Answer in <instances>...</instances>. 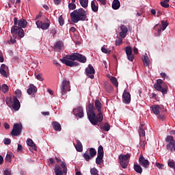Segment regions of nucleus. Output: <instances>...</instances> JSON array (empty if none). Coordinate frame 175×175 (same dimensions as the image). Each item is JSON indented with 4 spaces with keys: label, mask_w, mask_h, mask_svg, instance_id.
I'll return each mask as SVG.
<instances>
[{
    "label": "nucleus",
    "mask_w": 175,
    "mask_h": 175,
    "mask_svg": "<svg viewBox=\"0 0 175 175\" xmlns=\"http://www.w3.org/2000/svg\"><path fill=\"white\" fill-rule=\"evenodd\" d=\"M70 18H71L72 21L75 23H77L79 21H88L86 11L82 8L75 10L70 14Z\"/></svg>",
    "instance_id": "obj_1"
},
{
    "label": "nucleus",
    "mask_w": 175,
    "mask_h": 175,
    "mask_svg": "<svg viewBox=\"0 0 175 175\" xmlns=\"http://www.w3.org/2000/svg\"><path fill=\"white\" fill-rule=\"evenodd\" d=\"M79 53H74L72 55H68L67 57H64L63 59H61L63 64L66 65L70 67L77 66L79 65V63L77 62Z\"/></svg>",
    "instance_id": "obj_2"
},
{
    "label": "nucleus",
    "mask_w": 175,
    "mask_h": 175,
    "mask_svg": "<svg viewBox=\"0 0 175 175\" xmlns=\"http://www.w3.org/2000/svg\"><path fill=\"white\" fill-rule=\"evenodd\" d=\"M88 119L90 122L91 124L93 126H97L99 124L98 120H97V115L94 111V104H88V111L87 113Z\"/></svg>",
    "instance_id": "obj_3"
},
{
    "label": "nucleus",
    "mask_w": 175,
    "mask_h": 175,
    "mask_svg": "<svg viewBox=\"0 0 175 175\" xmlns=\"http://www.w3.org/2000/svg\"><path fill=\"white\" fill-rule=\"evenodd\" d=\"M11 34L12 38L21 40L25 36V31L22 27L14 25L11 27Z\"/></svg>",
    "instance_id": "obj_4"
},
{
    "label": "nucleus",
    "mask_w": 175,
    "mask_h": 175,
    "mask_svg": "<svg viewBox=\"0 0 175 175\" xmlns=\"http://www.w3.org/2000/svg\"><path fill=\"white\" fill-rule=\"evenodd\" d=\"M154 88L156 90L161 92L163 95H166L167 94L168 87L161 79L157 81V83H154Z\"/></svg>",
    "instance_id": "obj_5"
},
{
    "label": "nucleus",
    "mask_w": 175,
    "mask_h": 175,
    "mask_svg": "<svg viewBox=\"0 0 175 175\" xmlns=\"http://www.w3.org/2000/svg\"><path fill=\"white\" fill-rule=\"evenodd\" d=\"M61 166L63 169L61 168V167L59 165H55V169H54V172H55V175H63V174H67L68 173V168H67V164L66 162L62 161Z\"/></svg>",
    "instance_id": "obj_6"
},
{
    "label": "nucleus",
    "mask_w": 175,
    "mask_h": 175,
    "mask_svg": "<svg viewBox=\"0 0 175 175\" xmlns=\"http://www.w3.org/2000/svg\"><path fill=\"white\" fill-rule=\"evenodd\" d=\"M131 157V154L129 153L126 154H122L119 156L118 159L120 160V163L123 169L127 168Z\"/></svg>",
    "instance_id": "obj_7"
},
{
    "label": "nucleus",
    "mask_w": 175,
    "mask_h": 175,
    "mask_svg": "<svg viewBox=\"0 0 175 175\" xmlns=\"http://www.w3.org/2000/svg\"><path fill=\"white\" fill-rule=\"evenodd\" d=\"M12 100L13 102H12V100H10V103L7 101L6 104L10 109H12L16 111L21 109V103L16 96L12 97Z\"/></svg>",
    "instance_id": "obj_8"
},
{
    "label": "nucleus",
    "mask_w": 175,
    "mask_h": 175,
    "mask_svg": "<svg viewBox=\"0 0 175 175\" xmlns=\"http://www.w3.org/2000/svg\"><path fill=\"white\" fill-rule=\"evenodd\" d=\"M95 107L97 109L98 113L97 115V120H98V124L103 122L104 120V116L102 112V103L98 100L95 101Z\"/></svg>",
    "instance_id": "obj_9"
},
{
    "label": "nucleus",
    "mask_w": 175,
    "mask_h": 175,
    "mask_svg": "<svg viewBox=\"0 0 175 175\" xmlns=\"http://www.w3.org/2000/svg\"><path fill=\"white\" fill-rule=\"evenodd\" d=\"M60 90H61L62 96L67 94V92L70 91V81H67V79L64 78L62 82Z\"/></svg>",
    "instance_id": "obj_10"
},
{
    "label": "nucleus",
    "mask_w": 175,
    "mask_h": 175,
    "mask_svg": "<svg viewBox=\"0 0 175 175\" xmlns=\"http://www.w3.org/2000/svg\"><path fill=\"white\" fill-rule=\"evenodd\" d=\"M165 142L168 143L166 146L167 150L171 151V152L175 151V140L174 137L172 135H167Z\"/></svg>",
    "instance_id": "obj_11"
},
{
    "label": "nucleus",
    "mask_w": 175,
    "mask_h": 175,
    "mask_svg": "<svg viewBox=\"0 0 175 175\" xmlns=\"http://www.w3.org/2000/svg\"><path fill=\"white\" fill-rule=\"evenodd\" d=\"M96 153L97 152L94 148H89V152L86 151L83 157L87 162H90L96 155Z\"/></svg>",
    "instance_id": "obj_12"
},
{
    "label": "nucleus",
    "mask_w": 175,
    "mask_h": 175,
    "mask_svg": "<svg viewBox=\"0 0 175 175\" xmlns=\"http://www.w3.org/2000/svg\"><path fill=\"white\" fill-rule=\"evenodd\" d=\"M23 129V126L21 123L14 124V126L12 127V130L11 131V135L15 136V137L21 135L22 133Z\"/></svg>",
    "instance_id": "obj_13"
},
{
    "label": "nucleus",
    "mask_w": 175,
    "mask_h": 175,
    "mask_svg": "<svg viewBox=\"0 0 175 175\" xmlns=\"http://www.w3.org/2000/svg\"><path fill=\"white\" fill-rule=\"evenodd\" d=\"M14 26H17L18 27H21V29L25 28L27 25V21L23 18L18 20V18L15 17L14 19Z\"/></svg>",
    "instance_id": "obj_14"
},
{
    "label": "nucleus",
    "mask_w": 175,
    "mask_h": 175,
    "mask_svg": "<svg viewBox=\"0 0 175 175\" xmlns=\"http://www.w3.org/2000/svg\"><path fill=\"white\" fill-rule=\"evenodd\" d=\"M95 70L92 64H89L88 68H85V75L91 79H94Z\"/></svg>",
    "instance_id": "obj_15"
},
{
    "label": "nucleus",
    "mask_w": 175,
    "mask_h": 175,
    "mask_svg": "<svg viewBox=\"0 0 175 175\" xmlns=\"http://www.w3.org/2000/svg\"><path fill=\"white\" fill-rule=\"evenodd\" d=\"M74 115L80 119L84 117L83 109L81 106H79L77 108L73 109Z\"/></svg>",
    "instance_id": "obj_16"
},
{
    "label": "nucleus",
    "mask_w": 175,
    "mask_h": 175,
    "mask_svg": "<svg viewBox=\"0 0 175 175\" xmlns=\"http://www.w3.org/2000/svg\"><path fill=\"white\" fill-rule=\"evenodd\" d=\"M36 25H37V27L38 29H41L42 30H47V29H49V27H50L49 23H43V22H42L41 21H36Z\"/></svg>",
    "instance_id": "obj_17"
},
{
    "label": "nucleus",
    "mask_w": 175,
    "mask_h": 175,
    "mask_svg": "<svg viewBox=\"0 0 175 175\" xmlns=\"http://www.w3.org/2000/svg\"><path fill=\"white\" fill-rule=\"evenodd\" d=\"M138 162L139 165L143 166L144 168H148L150 165L149 161L146 159L142 155L139 156Z\"/></svg>",
    "instance_id": "obj_18"
},
{
    "label": "nucleus",
    "mask_w": 175,
    "mask_h": 175,
    "mask_svg": "<svg viewBox=\"0 0 175 175\" xmlns=\"http://www.w3.org/2000/svg\"><path fill=\"white\" fill-rule=\"evenodd\" d=\"M122 99L124 103L129 105L131 103V100L130 93L124 90L122 94Z\"/></svg>",
    "instance_id": "obj_19"
},
{
    "label": "nucleus",
    "mask_w": 175,
    "mask_h": 175,
    "mask_svg": "<svg viewBox=\"0 0 175 175\" xmlns=\"http://www.w3.org/2000/svg\"><path fill=\"white\" fill-rule=\"evenodd\" d=\"M121 32L120 33V36L122 38H125L126 37V33H128V27L124 25L120 27Z\"/></svg>",
    "instance_id": "obj_20"
},
{
    "label": "nucleus",
    "mask_w": 175,
    "mask_h": 175,
    "mask_svg": "<svg viewBox=\"0 0 175 175\" xmlns=\"http://www.w3.org/2000/svg\"><path fill=\"white\" fill-rule=\"evenodd\" d=\"M37 91V88L33 84L31 83L29 86V89L27 90V94L29 95H31L33 93H36Z\"/></svg>",
    "instance_id": "obj_21"
},
{
    "label": "nucleus",
    "mask_w": 175,
    "mask_h": 175,
    "mask_svg": "<svg viewBox=\"0 0 175 175\" xmlns=\"http://www.w3.org/2000/svg\"><path fill=\"white\" fill-rule=\"evenodd\" d=\"M152 109L153 111V113L156 116H158L160 114V109H161V107L159 105H153L152 106Z\"/></svg>",
    "instance_id": "obj_22"
},
{
    "label": "nucleus",
    "mask_w": 175,
    "mask_h": 175,
    "mask_svg": "<svg viewBox=\"0 0 175 175\" xmlns=\"http://www.w3.org/2000/svg\"><path fill=\"white\" fill-rule=\"evenodd\" d=\"M27 145L29 146V147H31L32 149L34 150V151H37V146L36 145L34 144L33 139H28L27 140Z\"/></svg>",
    "instance_id": "obj_23"
},
{
    "label": "nucleus",
    "mask_w": 175,
    "mask_h": 175,
    "mask_svg": "<svg viewBox=\"0 0 175 175\" xmlns=\"http://www.w3.org/2000/svg\"><path fill=\"white\" fill-rule=\"evenodd\" d=\"M52 126H53L54 131H62V126L59 122H52Z\"/></svg>",
    "instance_id": "obj_24"
},
{
    "label": "nucleus",
    "mask_w": 175,
    "mask_h": 175,
    "mask_svg": "<svg viewBox=\"0 0 175 175\" xmlns=\"http://www.w3.org/2000/svg\"><path fill=\"white\" fill-rule=\"evenodd\" d=\"M120 7V3L118 0H113L112 2V9L118 10Z\"/></svg>",
    "instance_id": "obj_25"
},
{
    "label": "nucleus",
    "mask_w": 175,
    "mask_h": 175,
    "mask_svg": "<svg viewBox=\"0 0 175 175\" xmlns=\"http://www.w3.org/2000/svg\"><path fill=\"white\" fill-rule=\"evenodd\" d=\"M75 148L78 152H82L83 151V145L80 140H77V145H75Z\"/></svg>",
    "instance_id": "obj_26"
},
{
    "label": "nucleus",
    "mask_w": 175,
    "mask_h": 175,
    "mask_svg": "<svg viewBox=\"0 0 175 175\" xmlns=\"http://www.w3.org/2000/svg\"><path fill=\"white\" fill-rule=\"evenodd\" d=\"M77 61H78L79 62H80L81 64H85V62H87V59L84 55L79 53L78 58H77Z\"/></svg>",
    "instance_id": "obj_27"
},
{
    "label": "nucleus",
    "mask_w": 175,
    "mask_h": 175,
    "mask_svg": "<svg viewBox=\"0 0 175 175\" xmlns=\"http://www.w3.org/2000/svg\"><path fill=\"white\" fill-rule=\"evenodd\" d=\"M109 79H110L112 85L114 87H118V80H117V79L116 77H113L112 76H109Z\"/></svg>",
    "instance_id": "obj_28"
},
{
    "label": "nucleus",
    "mask_w": 175,
    "mask_h": 175,
    "mask_svg": "<svg viewBox=\"0 0 175 175\" xmlns=\"http://www.w3.org/2000/svg\"><path fill=\"white\" fill-rule=\"evenodd\" d=\"M134 170L136 173H139V174H142L143 172L142 167L139 165H134Z\"/></svg>",
    "instance_id": "obj_29"
},
{
    "label": "nucleus",
    "mask_w": 175,
    "mask_h": 175,
    "mask_svg": "<svg viewBox=\"0 0 175 175\" xmlns=\"http://www.w3.org/2000/svg\"><path fill=\"white\" fill-rule=\"evenodd\" d=\"M79 3L82 8L86 9L88 5V0H79Z\"/></svg>",
    "instance_id": "obj_30"
},
{
    "label": "nucleus",
    "mask_w": 175,
    "mask_h": 175,
    "mask_svg": "<svg viewBox=\"0 0 175 175\" xmlns=\"http://www.w3.org/2000/svg\"><path fill=\"white\" fill-rule=\"evenodd\" d=\"M63 46L62 41H57L54 46V48L57 50H61Z\"/></svg>",
    "instance_id": "obj_31"
},
{
    "label": "nucleus",
    "mask_w": 175,
    "mask_h": 175,
    "mask_svg": "<svg viewBox=\"0 0 175 175\" xmlns=\"http://www.w3.org/2000/svg\"><path fill=\"white\" fill-rule=\"evenodd\" d=\"M103 158H104V156L98 155L96 159V163L98 165H100L103 163Z\"/></svg>",
    "instance_id": "obj_32"
},
{
    "label": "nucleus",
    "mask_w": 175,
    "mask_h": 175,
    "mask_svg": "<svg viewBox=\"0 0 175 175\" xmlns=\"http://www.w3.org/2000/svg\"><path fill=\"white\" fill-rule=\"evenodd\" d=\"M91 8L92 12H97L98 10V5H96L95 2L94 1H91Z\"/></svg>",
    "instance_id": "obj_33"
},
{
    "label": "nucleus",
    "mask_w": 175,
    "mask_h": 175,
    "mask_svg": "<svg viewBox=\"0 0 175 175\" xmlns=\"http://www.w3.org/2000/svg\"><path fill=\"white\" fill-rule=\"evenodd\" d=\"M98 156L104 157V148L102 145H100L98 148Z\"/></svg>",
    "instance_id": "obj_34"
},
{
    "label": "nucleus",
    "mask_w": 175,
    "mask_h": 175,
    "mask_svg": "<svg viewBox=\"0 0 175 175\" xmlns=\"http://www.w3.org/2000/svg\"><path fill=\"white\" fill-rule=\"evenodd\" d=\"M143 62H144V64L147 67L150 66V59L148 56H144V58L143 59Z\"/></svg>",
    "instance_id": "obj_35"
},
{
    "label": "nucleus",
    "mask_w": 175,
    "mask_h": 175,
    "mask_svg": "<svg viewBox=\"0 0 175 175\" xmlns=\"http://www.w3.org/2000/svg\"><path fill=\"white\" fill-rule=\"evenodd\" d=\"M9 86H8L7 84H3V85H1V92H3L4 94L9 92Z\"/></svg>",
    "instance_id": "obj_36"
},
{
    "label": "nucleus",
    "mask_w": 175,
    "mask_h": 175,
    "mask_svg": "<svg viewBox=\"0 0 175 175\" xmlns=\"http://www.w3.org/2000/svg\"><path fill=\"white\" fill-rule=\"evenodd\" d=\"M138 133L139 137H145V131L143 128L139 127Z\"/></svg>",
    "instance_id": "obj_37"
},
{
    "label": "nucleus",
    "mask_w": 175,
    "mask_h": 175,
    "mask_svg": "<svg viewBox=\"0 0 175 175\" xmlns=\"http://www.w3.org/2000/svg\"><path fill=\"white\" fill-rule=\"evenodd\" d=\"M161 27H160V28L162 29V31H165L166 27L168 26L167 22H165V21H161Z\"/></svg>",
    "instance_id": "obj_38"
},
{
    "label": "nucleus",
    "mask_w": 175,
    "mask_h": 175,
    "mask_svg": "<svg viewBox=\"0 0 175 175\" xmlns=\"http://www.w3.org/2000/svg\"><path fill=\"white\" fill-rule=\"evenodd\" d=\"M6 70H0V75L5 78L9 77V72H6Z\"/></svg>",
    "instance_id": "obj_39"
},
{
    "label": "nucleus",
    "mask_w": 175,
    "mask_h": 175,
    "mask_svg": "<svg viewBox=\"0 0 175 175\" xmlns=\"http://www.w3.org/2000/svg\"><path fill=\"white\" fill-rule=\"evenodd\" d=\"M102 129L104 131H110V124H109L108 123H105V124H104V126H103Z\"/></svg>",
    "instance_id": "obj_40"
},
{
    "label": "nucleus",
    "mask_w": 175,
    "mask_h": 175,
    "mask_svg": "<svg viewBox=\"0 0 175 175\" xmlns=\"http://www.w3.org/2000/svg\"><path fill=\"white\" fill-rule=\"evenodd\" d=\"M58 23H59V25H60L61 26L64 25V18L62 17V15L59 16V17H58Z\"/></svg>",
    "instance_id": "obj_41"
},
{
    "label": "nucleus",
    "mask_w": 175,
    "mask_h": 175,
    "mask_svg": "<svg viewBox=\"0 0 175 175\" xmlns=\"http://www.w3.org/2000/svg\"><path fill=\"white\" fill-rule=\"evenodd\" d=\"M125 53H126V55L133 54L132 53V48L130 47V46L126 47L125 48Z\"/></svg>",
    "instance_id": "obj_42"
},
{
    "label": "nucleus",
    "mask_w": 175,
    "mask_h": 175,
    "mask_svg": "<svg viewBox=\"0 0 175 175\" xmlns=\"http://www.w3.org/2000/svg\"><path fill=\"white\" fill-rule=\"evenodd\" d=\"M36 77L37 78L38 80L40 81H43L44 78L42 77L43 75L42 73H39L38 75L35 74Z\"/></svg>",
    "instance_id": "obj_43"
},
{
    "label": "nucleus",
    "mask_w": 175,
    "mask_h": 175,
    "mask_svg": "<svg viewBox=\"0 0 175 175\" xmlns=\"http://www.w3.org/2000/svg\"><path fill=\"white\" fill-rule=\"evenodd\" d=\"M98 171L96 168H91L90 174L91 175H98Z\"/></svg>",
    "instance_id": "obj_44"
},
{
    "label": "nucleus",
    "mask_w": 175,
    "mask_h": 175,
    "mask_svg": "<svg viewBox=\"0 0 175 175\" xmlns=\"http://www.w3.org/2000/svg\"><path fill=\"white\" fill-rule=\"evenodd\" d=\"M160 5L162 8H168L169 7H170V4H168L165 1L160 2Z\"/></svg>",
    "instance_id": "obj_45"
},
{
    "label": "nucleus",
    "mask_w": 175,
    "mask_h": 175,
    "mask_svg": "<svg viewBox=\"0 0 175 175\" xmlns=\"http://www.w3.org/2000/svg\"><path fill=\"white\" fill-rule=\"evenodd\" d=\"M68 9L69 10H75L76 9V4L68 3Z\"/></svg>",
    "instance_id": "obj_46"
},
{
    "label": "nucleus",
    "mask_w": 175,
    "mask_h": 175,
    "mask_svg": "<svg viewBox=\"0 0 175 175\" xmlns=\"http://www.w3.org/2000/svg\"><path fill=\"white\" fill-rule=\"evenodd\" d=\"M16 97V98H21L22 96V91L20 90H16L15 92Z\"/></svg>",
    "instance_id": "obj_47"
},
{
    "label": "nucleus",
    "mask_w": 175,
    "mask_h": 175,
    "mask_svg": "<svg viewBox=\"0 0 175 175\" xmlns=\"http://www.w3.org/2000/svg\"><path fill=\"white\" fill-rule=\"evenodd\" d=\"M101 51H102V53H103L105 54H110L111 53V51L105 47L101 48Z\"/></svg>",
    "instance_id": "obj_48"
},
{
    "label": "nucleus",
    "mask_w": 175,
    "mask_h": 175,
    "mask_svg": "<svg viewBox=\"0 0 175 175\" xmlns=\"http://www.w3.org/2000/svg\"><path fill=\"white\" fill-rule=\"evenodd\" d=\"M126 57H127V59H129V61L133 62V61L134 59V55H133V53L126 55Z\"/></svg>",
    "instance_id": "obj_49"
},
{
    "label": "nucleus",
    "mask_w": 175,
    "mask_h": 175,
    "mask_svg": "<svg viewBox=\"0 0 175 175\" xmlns=\"http://www.w3.org/2000/svg\"><path fill=\"white\" fill-rule=\"evenodd\" d=\"M146 144H147V142H146L145 141H143V140L140 139V141H139V146H141V147H142V148L144 149L145 146H146Z\"/></svg>",
    "instance_id": "obj_50"
},
{
    "label": "nucleus",
    "mask_w": 175,
    "mask_h": 175,
    "mask_svg": "<svg viewBox=\"0 0 175 175\" xmlns=\"http://www.w3.org/2000/svg\"><path fill=\"white\" fill-rule=\"evenodd\" d=\"M5 161L6 162H12V155L10 154H8L5 157Z\"/></svg>",
    "instance_id": "obj_51"
},
{
    "label": "nucleus",
    "mask_w": 175,
    "mask_h": 175,
    "mask_svg": "<svg viewBox=\"0 0 175 175\" xmlns=\"http://www.w3.org/2000/svg\"><path fill=\"white\" fill-rule=\"evenodd\" d=\"M3 142L5 145H9L11 144V139L10 138H5Z\"/></svg>",
    "instance_id": "obj_52"
},
{
    "label": "nucleus",
    "mask_w": 175,
    "mask_h": 175,
    "mask_svg": "<svg viewBox=\"0 0 175 175\" xmlns=\"http://www.w3.org/2000/svg\"><path fill=\"white\" fill-rule=\"evenodd\" d=\"M122 43V39L119 38L118 40H116V46H120Z\"/></svg>",
    "instance_id": "obj_53"
},
{
    "label": "nucleus",
    "mask_w": 175,
    "mask_h": 175,
    "mask_svg": "<svg viewBox=\"0 0 175 175\" xmlns=\"http://www.w3.org/2000/svg\"><path fill=\"white\" fill-rule=\"evenodd\" d=\"M155 165H156L157 167H158L159 169H163V167H164V165L161 164L160 163H156Z\"/></svg>",
    "instance_id": "obj_54"
},
{
    "label": "nucleus",
    "mask_w": 175,
    "mask_h": 175,
    "mask_svg": "<svg viewBox=\"0 0 175 175\" xmlns=\"http://www.w3.org/2000/svg\"><path fill=\"white\" fill-rule=\"evenodd\" d=\"M8 68L5 64H1L0 66V70H8Z\"/></svg>",
    "instance_id": "obj_55"
},
{
    "label": "nucleus",
    "mask_w": 175,
    "mask_h": 175,
    "mask_svg": "<svg viewBox=\"0 0 175 175\" xmlns=\"http://www.w3.org/2000/svg\"><path fill=\"white\" fill-rule=\"evenodd\" d=\"M168 165L171 168H174V167H175V164L173 161H169L168 162Z\"/></svg>",
    "instance_id": "obj_56"
},
{
    "label": "nucleus",
    "mask_w": 175,
    "mask_h": 175,
    "mask_svg": "<svg viewBox=\"0 0 175 175\" xmlns=\"http://www.w3.org/2000/svg\"><path fill=\"white\" fill-rule=\"evenodd\" d=\"M158 119L163 120L165 119V117L164 114H163V113L160 114L159 113V116H158Z\"/></svg>",
    "instance_id": "obj_57"
},
{
    "label": "nucleus",
    "mask_w": 175,
    "mask_h": 175,
    "mask_svg": "<svg viewBox=\"0 0 175 175\" xmlns=\"http://www.w3.org/2000/svg\"><path fill=\"white\" fill-rule=\"evenodd\" d=\"M16 38H15L14 37V38L11 37V38H10V42H12V44L16 43Z\"/></svg>",
    "instance_id": "obj_58"
},
{
    "label": "nucleus",
    "mask_w": 175,
    "mask_h": 175,
    "mask_svg": "<svg viewBox=\"0 0 175 175\" xmlns=\"http://www.w3.org/2000/svg\"><path fill=\"white\" fill-rule=\"evenodd\" d=\"M3 62H4V58L3 57L1 51H0V62L3 63Z\"/></svg>",
    "instance_id": "obj_59"
},
{
    "label": "nucleus",
    "mask_w": 175,
    "mask_h": 175,
    "mask_svg": "<svg viewBox=\"0 0 175 175\" xmlns=\"http://www.w3.org/2000/svg\"><path fill=\"white\" fill-rule=\"evenodd\" d=\"M4 174L5 175H11V172L9 170H5Z\"/></svg>",
    "instance_id": "obj_60"
},
{
    "label": "nucleus",
    "mask_w": 175,
    "mask_h": 175,
    "mask_svg": "<svg viewBox=\"0 0 175 175\" xmlns=\"http://www.w3.org/2000/svg\"><path fill=\"white\" fill-rule=\"evenodd\" d=\"M23 150V146L21 144H18L17 151H22Z\"/></svg>",
    "instance_id": "obj_61"
},
{
    "label": "nucleus",
    "mask_w": 175,
    "mask_h": 175,
    "mask_svg": "<svg viewBox=\"0 0 175 175\" xmlns=\"http://www.w3.org/2000/svg\"><path fill=\"white\" fill-rule=\"evenodd\" d=\"M97 1H99L103 5H106V0H97Z\"/></svg>",
    "instance_id": "obj_62"
},
{
    "label": "nucleus",
    "mask_w": 175,
    "mask_h": 175,
    "mask_svg": "<svg viewBox=\"0 0 175 175\" xmlns=\"http://www.w3.org/2000/svg\"><path fill=\"white\" fill-rule=\"evenodd\" d=\"M4 127H5V129L8 130V129H10V125L8 124H7V123H5V124H4Z\"/></svg>",
    "instance_id": "obj_63"
},
{
    "label": "nucleus",
    "mask_w": 175,
    "mask_h": 175,
    "mask_svg": "<svg viewBox=\"0 0 175 175\" xmlns=\"http://www.w3.org/2000/svg\"><path fill=\"white\" fill-rule=\"evenodd\" d=\"M44 116H50V113L49 111L46 112H42L41 113Z\"/></svg>",
    "instance_id": "obj_64"
}]
</instances>
